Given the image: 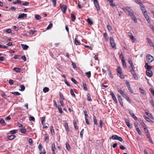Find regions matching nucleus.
<instances>
[{
  "label": "nucleus",
  "instance_id": "54",
  "mask_svg": "<svg viewBox=\"0 0 154 154\" xmlns=\"http://www.w3.org/2000/svg\"><path fill=\"white\" fill-rule=\"evenodd\" d=\"M126 84L128 88L130 87V84L128 81H126Z\"/></svg>",
  "mask_w": 154,
  "mask_h": 154
},
{
  "label": "nucleus",
  "instance_id": "33",
  "mask_svg": "<svg viewBox=\"0 0 154 154\" xmlns=\"http://www.w3.org/2000/svg\"><path fill=\"white\" fill-rule=\"evenodd\" d=\"M107 28L109 32H111L112 30V29L111 26L109 25H107Z\"/></svg>",
  "mask_w": 154,
  "mask_h": 154
},
{
  "label": "nucleus",
  "instance_id": "36",
  "mask_svg": "<svg viewBox=\"0 0 154 154\" xmlns=\"http://www.w3.org/2000/svg\"><path fill=\"white\" fill-rule=\"evenodd\" d=\"M57 107L58 108V109L59 110V112L61 114H62L63 113V111L62 110V109L60 106H58Z\"/></svg>",
  "mask_w": 154,
  "mask_h": 154
},
{
  "label": "nucleus",
  "instance_id": "8",
  "mask_svg": "<svg viewBox=\"0 0 154 154\" xmlns=\"http://www.w3.org/2000/svg\"><path fill=\"white\" fill-rule=\"evenodd\" d=\"M94 3L97 10L98 11H99L100 10V8L97 1L95 0L94 2Z\"/></svg>",
  "mask_w": 154,
  "mask_h": 154
},
{
  "label": "nucleus",
  "instance_id": "62",
  "mask_svg": "<svg viewBox=\"0 0 154 154\" xmlns=\"http://www.w3.org/2000/svg\"><path fill=\"white\" fill-rule=\"evenodd\" d=\"M130 71L133 75L136 74L134 69H131L130 70Z\"/></svg>",
  "mask_w": 154,
  "mask_h": 154
},
{
  "label": "nucleus",
  "instance_id": "47",
  "mask_svg": "<svg viewBox=\"0 0 154 154\" xmlns=\"http://www.w3.org/2000/svg\"><path fill=\"white\" fill-rule=\"evenodd\" d=\"M84 129H83L80 133V137L81 138H82L83 137V134L84 133Z\"/></svg>",
  "mask_w": 154,
  "mask_h": 154
},
{
  "label": "nucleus",
  "instance_id": "53",
  "mask_svg": "<svg viewBox=\"0 0 154 154\" xmlns=\"http://www.w3.org/2000/svg\"><path fill=\"white\" fill-rule=\"evenodd\" d=\"M103 121L102 120H100V127L101 128H102L103 126Z\"/></svg>",
  "mask_w": 154,
  "mask_h": 154
},
{
  "label": "nucleus",
  "instance_id": "24",
  "mask_svg": "<svg viewBox=\"0 0 154 154\" xmlns=\"http://www.w3.org/2000/svg\"><path fill=\"white\" fill-rule=\"evenodd\" d=\"M125 122V123H126V125H127V126L129 128H132V126H131L130 125V123L128 121L126 120Z\"/></svg>",
  "mask_w": 154,
  "mask_h": 154
},
{
  "label": "nucleus",
  "instance_id": "34",
  "mask_svg": "<svg viewBox=\"0 0 154 154\" xmlns=\"http://www.w3.org/2000/svg\"><path fill=\"white\" fill-rule=\"evenodd\" d=\"M85 74L87 75L88 78H90L91 76V71H89L85 73Z\"/></svg>",
  "mask_w": 154,
  "mask_h": 154
},
{
  "label": "nucleus",
  "instance_id": "60",
  "mask_svg": "<svg viewBox=\"0 0 154 154\" xmlns=\"http://www.w3.org/2000/svg\"><path fill=\"white\" fill-rule=\"evenodd\" d=\"M45 116H44L42 117L41 120V123L42 124H43V122H44L45 121Z\"/></svg>",
  "mask_w": 154,
  "mask_h": 154
},
{
  "label": "nucleus",
  "instance_id": "63",
  "mask_svg": "<svg viewBox=\"0 0 154 154\" xmlns=\"http://www.w3.org/2000/svg\"><path fill=\"white\" fill-rule=\"evenodd\" d=\"M128 63H129L130 65H131V64H133V63H132V61L131 59V58H128Z\"/></svg>",
  "mask_w": 154,
  "mask_h": 154
},
{
  "label": "nucleus",
  "instance_id": "40",
  "mask_svg": "<svg viewBox=\"0 0 154 154\" xmlns=\"http://www.w3.org/2000/svg\"><path fill=\"white\" fill-rule=\"evenodd\" d=\"M35 18L36 19L38 20H40L41 19V17L38 14L35 15Z\"/></svg>",
  "mask_w": 154,
  "mask_h": 154
},
{
  "label": "nucleus",
  "instance_id": "41",
  "mask_svg": "<svg viewBox=\"0 0 154 154\" xmlns=\"http://www.w3.org/2000/svg\"><path fill=\"white\" fill-rule=\"evenodd\" d=\"M143 117L148 122H149L151 120V119L149 118L145 115L143 116Z\"/></svg>",
  "mask_w": 154,
  "mask_h": 154
},
{
  "label": "nucleus",
  "instance_id": "32",
  "mask_svg": "<svg viewBox=\"0 0 154 154\" xmlns=\"http://www.w3.org/2000/svg\"><path fill=\"white\" fill-rule=\"evenodd\" d=\"M83 86L84 90L85 91H87L88 90V88L86 86V85L85 83H83Z\"/></svg>",
  "mask_w": 154,
  "mask_h": 154
},
{
  "label": "nucleus",
  "instance_id": "30",
  "mask_svg": "<svg viewBox=\"0 0 154 154\" xmlns=\"http://www.w3.org/2000/svg\"><path fill=\"white\" fill-rule=\"evenodd\" d=\"M49 89L48 88L45 87L43 89V91L44 93H46L48 91Z\"/></svg>",
  "mask_w": 154,
  "mask_h": 154
},
{
  "label": "nucleus",
  "instance_id": "23",
  "mask_svg": "<svg viewBox=\"0 0 154 154\" xmlns=\"http://www.w3.org/2000/svg\"><path fill=\"white\" fill-rule=\"evenodd\" d=\"M65 127L66 131L68 132H69L70 131V130L68 127V123H65Z\"/></svg>",
  "mask_w": 154,
  "mask_h": 154
},
{
  "label": "nucleus",
  "instance_id": "55",
  "mask_svg": "<svg viewBox=\"0 0 154 154\" xmlns=\"http://www.w3.org/2000/svg\"><path fill=\"white\" fill-rule=\"evenodd\" d=\"M149 101L150 103H151V105H152V106L154 107V103L153 101V100H152V99H151L149 100Z\"/></svg>",
  "mask_w": 154,
  "mask_h": 154
},
{
  "label": "nucleus",
  "instance_id": "57",
  "mask_svg": "<svg viewBox=\"0 0 154 154\" xmlns=\"http://www.w3.org/2000/svg\"><path fill=\"white\" fill-rule=\"evenodd\" d=\"M29 119L30 121H35V118L33 116H30L29 118Z\"/></svg>",
  "mask_w": 154,
  "mask_h": 154
},
{
  "label": "nucleus",
  "instance_id": "4",
  "mask_svg": "<svg viewBox=\"0 0 154 154\" xmlns=\"http://www.w3.org/2000/svg\"><path fill=\"white\" fill-rule=\"evenodd\" d=\"M146 58L147 61L149 63L152 62L154 60L153 57L149 54H147Z\"/></svg>",
  "mask_w": 154,
  "mask_h": 154
},
{
  "label": "nucleus",
  "instance_id": "28",
  "mask_svg": "<svg viewBox=\"0 0 154 154\" xmlns=\"http://www.w3.org/2000/svg\"><path fill=\"white\" fill-rule=\"evenodd\" d=\"M17 132V130H12L10 131V134H15Z\"/></svg>",
  "mask_w": 154,
  "mask_h": 154
},
{
  "label": "nucleus",
  "instance_id": "1",
  "mask_svg": "<svg viewBox=\"0 0 154 154\" xmlns=\"http://www.w3.org/2000/svg\"><path fill=\"white\" fill-rule=\"evenodd\" d=\"M123 11L125 13H128L129 15L130 16L132 19L134 21L135 23L137 22V20L135 17V15L134 14V12L133 10L130 8L127 7L125 8H123Z\"/></svg>",
  "mask_w": 154,
  "mask_h": 154
},
{
  "label": "nucleus",
  "instance_id": "26",
  "mask_svg": "<svg viewBox=\"0 0 154 154\" xmlns=\"http://www.w3.org/2000/svg\"><path fill=\"white\" fill-rule=\"evenodd\" d=\"M87 96L88 100L89 101H92V100L91 98V95L90 94H87Z\"/></svg>",
  "mask_w": 154,
  "mask_h": 154
},
{
  "label": "nucleus",
  "instance_id": "15",
  "mask_svg": "<svg viewBox=\"0 0 154 154\" xmlns=\"http://www.w3.org/2000/svg\"><path fill=\"white\" fill-rule=\"evenodd\" d=\"M129 113L135 120H137V117L135 116L134 114L131 111H130L129 112Z\"/></svg>",
  "mask_w": 154,
  "mask_h": 154
},
{
  "label": "nucleus",
  "instance_id": "58",
  "mask_svg": "<svg viewBox=\"0 0 154 154\" xmlns=\"http://www.w3.org/2000/svg\"><path fill=\"white\" fill-rule=\"evenodd\" d=\"M85 118H87L88 117V115L87 114V112L86 110H85L83 111Z\"/></svg>",
  "mask_w": 154,
  "mask_h": 154
},
{
  "label": "nucleus",
  "instance_id": "35",
  "mask_svg": "<svg viewBox=\"0 0 154 154\" xmlns=\"http://www.w3.org/2000/svg\"><path fill=\"white\" fill-rule=\"evenodd\" d=\"M87 22L90 25L93 24V23L90 18H88L87 19Z\"/></svg>",
  "mask_w": 154,
  "mask_h": 154
},
{
  "label": "nucleus",
  "instance_id": "9",
  "mask_svg": "<svg viewBox=\"0 0 154 154\" xmlns=\"http://www.w3.org/2000/svg\"><path fill=\"white\" fill-rule=\"evenodd\" d=\"M146 75L149 77H151L152 75V72L150 70H147L146 72Z\"/></svg>",
  "mask_w": 154,
  "mask_h": 154
},
{
  "label": "nucleus",
  "instance_id": "18",
  "mask_svg": "<svg viewBox=\"0 0 154 154\" xmlns=\"http://www.w3.org/2000/svg\"><path fill=\"white\" fill-rule=\"evenodd\" d=\"M51 132V135H53L54 134L55 132L53 127L52 126L50 127Z\"/></svg>",
  "mask_w": 154,
  "mask_h": 154
},
{
  "label": "nucleus",
  "instance_id": "17",
  "mask_svg": "<svg viewBox=\"0 0 154 154\" xmlns=\"http://www.w3.org/2000/svg\"><path fill=\"white\" fill-rule=\"evenodd\" d=\"M129 36L130 37L131 39L133 40V42L136 40V39L134 38V36L133 35L132 33L131 32L130 33Z\"/></svg>",
  "mask_w": 154,
  "mask_h": 154
},
{
  "label": "nucleus",
  "instance_id": "14",
  "mask_svg": "<svg viewBox=\"0 0 154 154\" xmlns=\"http://www.w3.org/2000/svg\"><path fill=\"white\" fill-rule=\"evenodd\" d=\"M147 41L149 43V45L153 47H154V45H153V44L152 41H151V40L149 39V38H146Z\"/></svg>",
  "mask_w": 154,
  "mask_h": 154
},
{
  "label": "nucleus",
  "instance_id": "38",
  "mask_svg": "<svg viewBox=\"0 0 154 154\" xmlns=\"http://www.w3.org/2000/svg\"><path fill=\"white\" fill-rule=\"evenodd\" d=\"M66 147L67 150H70V147L69 145L67 143H66Z\"/></svg>",
  "mask_w": 154,
  "mask_h": 154
},
{
  "label": "nucleus",
  "instance_id": "50",
  "mask_svg": "<svg viewBox=\"0 0 154 154\" xmlns=\"http://www.w3.org/2000/svg\"><path fill=\"white\" fill-rule=\"evenodd\" d=\"M52 1L53 4V6L55 7L56 6V1L57 0H51Z\"/></svg>",
  "mask_w": 154,
  "mask_h": 154
},
{
  "label": "nucleus",
  "instance_id": "16",
  "mask_svg": "<svg viewBox=\"0 0 154 154\" xmlns=\"http://www.w3.org/2000/svg\"><path fill=\"white\" fill-rule=\"evenodd\" d=\"M122 61V63L123 64V66L125 68H127V65L126 63L125 62V59H122V60H121Z\"/></svg>",
  "mask_w": 154,
  "mask_h": 154
},
{
  "label": "nucleus",
  "instance_id": "52",
  "mask_svg": "<svg viewBox=\"0 0 154 154\" xmlns=\"http://www.w3.org/2000/svg\"><path fill=\"white\" fill-rule=\"evenodd\" d=\"M104 67H105L107 69V71H110V67L107 65H105L104 66Z\"/></svg>",
  "mask_w": 154,
  "mask_h": 154
},
{
  "label": "nucleus",
  "instance_id": "21",
  "mask_svg": "<svg viewBox=\"0 0 154 154\" xmlns=\"http://www.w3.org/2000/svg\"><path fill=\"white\" fill-rule=\"evenodd\" d=\"M16 137V136H15V135H12L9 136L8 137V139L9 140H12L14 139Z\"/></svg>",
  "mask_w": 154,
  "mask_h": 154
},
{
  "label": "nucleus",
  "instance_id": "46",
  "mask_svg": "<svg viewBox=\"0 0 154 154\" xmlns=\"http://www.w3.org/2000/svg\"><path fill=\"white\" fill-rule=\"evenodd\" d=\"M73 123H74V128H75V129L76 130L78 129V127L77 126V124H76V122L75 121H74Z\"/></svg>",
  "mask_w": 154,
  "mask_h": 154
},
{
  "label": "nucleus",
  "instance_id": "20",
  "mask_svg": "<svg viewBox=\"0 0 154 154\" xmlns=\"http://www.w3.org/2000/svg\"><path fill=\"white\" fill-rule=\"evenodd\" d=\"M145 68L147 69V70H150L151 67L148 64V63H146L145 66Z\"/></svg>",
  "mask_w": 154,
  "mask_h": 154
},
{
  "label": "nucleus",
  "instance_id": "19",
  "mask_svg": "<svg viewBox=\"0 0 154 154\" xmlns=\"http://www.w3.org/2000/svg\"><path fill=\"white\" fill-rule=\"evenodd\" d=\"M0 123L3 125H6V124L4 120L2 119H0Z\"/></svg>",
  "mask_w": 154,
  "mask_h": 154
},
{
  "label": "nucleus",
  "instance_id": "11",
  "mask_svg": "<svg viewBox=\"0 0 154 154\" xmlns=\"http://www.w3.org/2000/svg\"><path fill=\"white\" fill-rule=\"evenodd\" d=\"M110 95H111L112 97V98L113 100L116 103H117V101L114 94L112 92H111Z\"/></svg>",
  "mask_w": 154,
  "mask_h": 154
},
{
  "label": "nucleus",
  "instance_id": "10",
  "mask_svg": "<svg viewBox=\"0 0 154 154\" xmlns=\"http://www.w3.org/2000/svg\"><path fill=\"white\" fill-rule=\"evenodd\" d=\"M26 17H27V14H26L23 13L21 14H20L19 15V16L17 18V19H19L20 18H26Z\"/></svg>",
  "mask_w": 154,
  "mask_h": 154
},
{
  "label": "nucleus",
  "instance_id": "31",
  "mask_svg": "<svg viewBox=\"0 0 154 154\" xmlns=\"http://www.w3.org/2000/svg\"><path fill=\"white\" fill-rule=\"evenodd\" d=\"M109 2L110 5L112 7L115 6V5L113 4V1L112 0H109L108 1Z\"/></svg>",
  "mask_w": 154,
  "mask_h": 154
},
{
  "label": "nucleus",
  "instance_id": "51",
  "mask_svg": "<svg viewBox=\"0 0 154 154\" xmlns=\"http://www.w3.org/2000/svg\"><path fill=\"white\" fill-rule=\"evenodd\" d=\"M136 131L139 135H142V133L139 128L136 129Z\"/></svg>",
  "mask_w": 154,
  "mask_h": 154
},
{
  "label": "nucleus",
  "instance_id": "37",
  "mask_svg": "<svg viewBox=\"0 0 154 154\" xmlns=\"http://www.w3.org/2000/svg\"><path fill=\"white\" fill-rule=\"evenodd\" d=\"M12 94L15 95H19L20 94L18 92H12Z\"/></svg>",
  "mask_w": 154,
  "mask_h": 154
},
{
  "label": "nucleus",
  "instance_id": "7",
  "mask_svg": "<svg viewBox=\"0 0 154 154\" xmlns=\"http://www.w3.org/2000/svg\"><path fill=\"white\" fill-rule=\"evenodd\" d=\"M143 15L146 20H147V22L149 23H150V20L149 19V17L147 14V11H144L143 13Z\"/></svg>",
  "mask_w": 154,
  "mask_h": 154
},
{
  "label": "nucleus",
  "instance_id": "49",
  "mask_svg": "<svg viewBox=\"0 0 154 154\" xmlns=\"http://www.w3.org/2000/svg\"><path fill=\"white\" fill-rule=\"evenodd\" d=\"M70 92L71 95L74 97H75V94H74L73 91L72 89H71L70 91Z\"/></svg>",
  "mask_w": 154,
  "mask_h": 154
},
{
  "label": "nucleus",
  "instance_id": "3",
  "mask_svg": "<svg viewBox=\"0 0 154 154\" xmlns=\"http://www.w3.org/2000/svg\"><path fill=\"white\" fill-rule=\"evenodd\" d=\"M110 139L118 140L121 142H122L123 140L122 138L121 137H119L117 135H113L110 137Z\"/></svg>",
  "mask_w": 154,
  "mask_h": 154
},
{
  "label": "nucleus",
  "instance_id": "5",
  "mask_svg": "<svg viewBox=\"0 0 154 154\" xmlns=\"http://www.w3.org/2000/svg\"><path fill=\"white\" fill-rule=\"evenodd\" d=\"M110 44L111 45L112 47L114 48L116 47V44L114 42L113 38L112 37H110Z\"/></svg>",
  "mask_w": 154,
  "mask_h": 154
},
{
  "label": "nucleus",
  "instance_id": "13",
  "mask_svg": "<svg viewBox=\"0 0 154 154\" xmlns=\"http://www.w3.org/2000/svg\"><path fill=\"white\" fill-rule=\"evenodd\" d=\"M21 45L23 50H27L29 48V46L26 45L21 44Z\"/></svg>",
  "mask_w": 154,
  "mask_h": 154
},
{
  "label": "nucleus",
  "instance_id": "6",
  "mask_svg": "<svg viewBox=\"0 0 154 154\" xmlns=\"http://www.w3.org/2000/svg\"><path fill=\"white\" fill-rule=\"evenodd\" d=\"M60 8H61V11H62L63 13H64L67 9L66 6L64 4H62L60 5Z\"/></svg>",
  "mask_w": 154,
  "mask_h": 154
},
{
  "label": "nucleus",
  "instance_id": "48",
  "mask_svg": "<svg viewBox=\"0 0 154 154\" xmlns=\"http://www.w3.org/2000/svg\"><path fill=\"white\" fill-rule=\"evenodd\" d=\"M21 89L20 90L21 91H23L25 89V87L23 85H21L20 86Z\"/></svg>",
  "mask_w": 154,
  "mask_h": 154
},
{
  "label": "nucleus",
  "instance_id": "29",
  "mask_svg": "<svg viewBox=\"0 0 154 154\" xmlns=\"http://www.w3.org/2000/svg\"><path fill=\"white\" fill-rule=\"evenodd\" d=\"M51 149L53 152H54L55 149V145L54 143H53L51 145Z\"/></svg>",
  "mask_w": 154,
  "mask_h": 154
},
{
  "label": "nucleus",
  "instance_id": "25",
  "mask_svg": "<svg viewBox=\"0 0 154 154\" xmlns=\"http://www.w3.org/2000/svg\"><path fill=\"white\" fill-rule=\"evenodd\" d=\"M74 43L76 45H79L80 44V42L76 38H74Z\"/></svg>",
  "mask_w": 154,
  "mask_h": 154
},
{
  "label": "nucleus",
  "instance_id": "42",
  "mask_svg": "<svg viewBox=\"0 0 154 154\" xmlns=\"http://www.w3.org/2000/svg\"><path fill=\"white\" fill-rule=\"evenodd\" d=\"M93 119L94 121V124L95 125H97V120L96 119V118L95 116H94L93 117Z\"/></svg>",
  "mask_w": 154,
  "mask_h": 154
},
{
  "label": "nucleus",
  "instance_id": "61",
  "mask_svg": "<svg viewBox=\"0 0 154 154\" xmlns=\"http://www.w3.org/2000/svg\"><path fill=\"white\" fill-rule=\"evenodd\" d=\"M103 36L106 39H108V36L107 33L105 32L103 34Z\"/></svg>",
  "mask_w": 154,
  "mask_h": 154
},
{
  "label": "nucleus",
  "instance_id": "56",
  "mask_svg": "<svg viewBox=\"0 0 154 154\" xmlns=\"http://www.w3.org/2000/svg\"><path fill=\"white\" fill-rule=\"evenodd\" d=\"M118 90L119 92L122 95L124 93V92L121 88H119Z\"/></svg>",
  "mask_w": 154,
  "mask_h": 154
},
{
  "label": "nucleus",
  "instance_id": "59",
  "mask_svg": "<svg viewBox=\"0 0 154 154\" xmlns=\"http://www.w3.org/2000/svg\"><path fill=\"white\" fill-rule=\"evenodd\" d=\"M36 31L35 30H31L29 32V34H34L35 32H36Z\"/></svg>",
  "mask_w": 154,
  "mask_h": 154
},
{
  "label": "nucleus",
  "instance_id": "22",
  "mask_svg": "<svg viewBox=\"0 0 154 154\" xmlns=\"http://www.w3.org/2000/svg\"><path fill=\"white\" fill-rule=\"evenodd\" d=\"M71 15L72 21H74L76 18L75 16L72 13H71Z\"/></svg>",
  "mask_w": 154,
  "mask_h": 154
},
{
  "label": "nucleus",
  "instance_id": "12",
  "mask_svg": "<svg viewBox=\"0 0 154 154\" xmlns=\"http://www.w3.org/2000/svg\"><path fill=\"white\" fill-rule=\"evenodd\" d=\"M45 141H46V143H48L49 141V136L47 134L44 135Z\"/></svg>",
  "mask_w": 154,
  "mask_h": 154
},
{
  "label": "nucleus",
  "instance_id": "44",
  "mask_svg": "<svg viewBox=\"0 0 154 154\" xmlns=\"http://www.w3.org/2000/svg\"><path fill=\"white\" fill-rule=\"evenodd\" d=\"M59 95L60 96V98L62 99L63 100H65V98L62 94L61 92H60Z\"/></svg>",
  "mask_w": 154,
  "mask_h": 154
},
{
  "label": "nucleus",
  "instance_id": "43",
  "mask_svg": "<svg viewBox=\"0 0 154 154\" xmlns=\"http://www.w3.org/2000/svg\"><path fill=\"white\" fill-rule=\"evenodd\" d=\"M52 26H53V24H52V23H51L47 27V29H50L52 27Z\"/></svg>",
  "mask_w": 154,
  "mask_h": 154
},
{
  "label": "nucleus",
  "instance_id": "39",
  "mask_svg": "<svg viewBox=\"0 0 154 154\" xmlns=\"http://www.w3.org/2000/svg\"><path fill=\"white\" fill-rule=\"evenodd\" d=\"M20 131L21 132L23 133H25L26 131V130L23 128H21L20 129Z\"/></svg>",
  "mask_w": 154,
  "mask_h": 154
},
{
  "label": "nucleus",
  "instance_id": "64",
  "mask_svg": "<svg viewBox=\"0 0 154 154\" xmlns=\"http://www.w3.org/2000/svg\"><path fill=\"white\" fill-rule=\"evenodd\" d=\"M60 104L61 106L62 107H63L64 106V103H63V100H60Z\"/></svg>",
  "mask_w": 154,
  "mask_h": 154
},
{
  "label": "nucleus",
  "instance_id": "2",
  "mask_svg": "<svg viewBox=\"0 0 154 154\" xmlns=\"http://www.w3.org/2000/svg\"><path fill=\"white\" fill-rule=\"evenodd\" d=\"M117 75L121 78L123 79L125 76L123 74L122 71V69L120 67H118L116 69Z\"/></svg>",
  "mask_w": 154,
  "mask_h": 154
},
{
  "label": "nucleus",
  "instance_id": "45",
  "mask_svg": "<svg viewBox=\"0 0 154 154\" xmlns=\"http://www.w3.org/2000/svg\"><path fill=\"white\" fill-rule=\"evenodd\" d=\"M130 65V70L134 69L135 67L133 64H131V65Z\"/></svg>",
  "mask_w": 154,
  "mask_h": 154
},
{
  "label": "nucleus",
  "instance_id": "27",
  "mask_svg": "<svg viewBox=\"0 0 154 154\" xmlns=\"http://www.w3.org/2000/svg\"><path fill=\"white\" fill-rule=\"evenodd\" d=\"M14 70L17 72H20V69L17 67H14L13 69Z\"/></svg>",
  "mask_w": 154,
  "mask_h": 154
}]
</instances>
